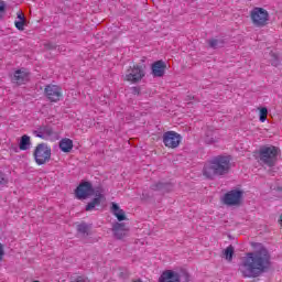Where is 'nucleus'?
<instances>
[{
	"instance_id": "12",
	"label": "nucleus",
	"mask_w": 282,
	"mask_h": 282,
	"mask_svg": "<svg viewBox=\"0 0 282 282\" xmlns=\"http://www.w3.org/2000/svg\"><path fill=\"white\" fill-rule=\"evenodd\" d=\"M11 80L15 85H25V83L30 82V73L25 68L18 69L13 73Z\"/></svg>"
},
{
	"instance_id": "26",
	"label": "nucleus",
	"mask_w": 282,
	"mask_h": 282,
	"mask_svg": "<svg viewBox=\"0 0 282 282\" xmlns=\"http://www.w3.org/2000/svg\"><path fill=\"white\" fill-rule=\"evenodd\" d=\"M268 120V108L260 109V122H265Z\"/></svg>"
},
{
	"instance_id": "14",
	"label": "nucleus",
	"mask_w": 282,
	"mask_h": 282,
	"mask_svg": "<svg viewBox=\"0 0 282 282\" xmlns=\"http://www.w3.org/2000/svg\"><path fill=\"white\" fill-rule=\"evenodd\" d=\"M33 133L36 135V138L47 140V138H52V135H54V130L50 126H41L34 130Z\"/></svg>"
},
{
	"instance_id": "3",
	"label": "nucleus",
	"mask_w": 282,
	"mask_h": 282,
	"mask_svg": "<svg viewBox=\"0 0 282 282\" xmlns=\"http://www.w3.org/2000/svg\"><path fill=\"white\" fill-rule=\"evenodd\" d=\"M279 153H281V149L274 145H261L258 155L262 164L272 169L279 162Z\"/></svg>"
},
{
	"instance_id": "25",
	"label": "nucleus",
	"mask_w": 282,
	"mask_h": 282,
	"mask_svg": "<svg viewBox=\"0 0 282 282\" xmlns=\"http://www.w3.org/2000/svg\"><path fill=\"white\" fill-rule=\"evenodd\" d=\"M271 65L273 67H279V65H281V61L279 59V56L274 53H271Z\"/></svg>"
},
{
	"instance_id": "29",
	"label": "nucleus",
	"mask_w": 282,
	"mask_h": 282,
	"mask_svg": "<svg viewBox=\"0 0 282 282\" xmlns=\"http://www.w3.org/2000/svg\"><path fill=\"white\" fill-rule=\"evenodd\" d=\"M72 282H90V281L87 276L79 275L75 280H73Z\"/></svg>"
},
{
	"instance_id": "15",
	"label": "nucleus",
	"mask_w": 282,
	"mask_h": 282,
	"mask_svg": "<svg viewBox=\"0 0 282 282\" xmlns=\"http://www.w3.org/2000/svg\"><path fill=\"white\" fill-rule=\"evenodd\" d=\"M112 232L117 239H123L127 237V232H129V228L124 223H116L112 226Z\"/></svg>"
},
{
	"instance_id": "16",
	"label": "nucleus",
	"mask_w": 282,
	"mask_h": 282,
	"mask_svg": "<svg viewBox=\"0 0 282 282\" xmlns=\"http://www.w3.org/2000/svg\"><path fill=\"white\" fill-rule=\"evenodd\" d=\"M173 188V185H171L170 183H154L151 185V191H159V193H169L171 192Z\"/></svg>"
},
{
	"instance_id": "23",
	"label": "nucleus",
	"mask_w": 282,
	"mask_h": 282,
	"mask_svg": "<svg viewBox=\"0 0 282 282\" xmlns=\"http://www.w3.org/2000/svg\"><path fill=\"white\" fill-rule=\"evenodd\" d=\"M224 257L227 261H232V257H235V247L232 245L228 246L224 250Z\"/></svg>"
},
{
	"instance_id": "1",
	"label": "nucleus",
	"mask_w": 282,
	"mask_h": 282,
	"mask_svg": "<svg viewBox=\"0 0 282 282\" xmlns=\"http://www.w3.org/2000/svg\"><path fill=\"white\" fill-rule=\"evenodd\" d=\"M270 268V252L261 247L254 252H249L239 264V272L245 279H257Z\"/></svg>"
},
{
	"instance_id": "30",
	"label": "nucleus",
	"mask_w": 282,
	"mask_h": 282,
	"mask_svg": "<svg viewBox=\"0 0 282 282\" xmlns=\"http://www.w3.org/2000/svg\"><path fill=\"white\" fill-rule=\"evenodd\" d=\"M45 50H56V47H58L56 44L54 43H46L44 44Z\"/></svg>"
},
{
	"instance_id": "22",
	"label": "nucleus",
	"mask_w": 282,
	"mask_h": 282,
	"mask_svg": "<svg viewBox=\"0 0 282 282\" xmlns=\"http://www.w3.org/2000/svg\"><path fill=\"white\" fill-rule=\"evenodd\" d=\"M208 45L212 50H219V47H224V45H226V42L224 40L212 39L208 40Z\"/></svg>"
},
{
	"instance_id": "32",
	"label": "nucleus",
	"mask_w": 282,
	"mask_h": 282,
	"mask_svg": "<svg viewBox=\"0 0 282 282\" xmlns=\"http://www.w3.org/2000/svg\"><path fill=\"white\" fill-rule=\"evenodd\" d=\"M131 93H132L134 96H140V87H132V88H131Z\"/></svg>"
},
{
	"instance_id": "28",
	"label": "nucleus",
	"mask_w": 282,
	"mask_h": 282,
	"mask_svg": "<svg viewBox=\"0 0 282 282\" xmlns=\"http://www.w3.org/2000/svg\"><path fill=\"white\" fill-rule=\"evenodd\" d=\"M3 14H6V2L0 0V21L3 19Z\"/></svg>"
},
{
	"instance_id": "35",
	"label": "nucleus",
	"mask_w": 282,
	"mask_h": 282,
	"mask_svg": "<svg viewBox=\"0 0 282 282\" xmlns=\"http://www.w3.org/2000/svg\"><path fill=\"white\" fill-rule=\"evenodd\" d=\"M187 98H188L189 100H192V98H195V97L188 96Z\"/></svg>"
},
{
	"instance_id": "33",
	"label": "nucleus",
	"mask_w": 282,
	"mask_h": 282,
	"mask_svg": "<svg viewBox=\"0 0 282 282\" xmlns=\"http://www.w3.org/2000/svg\"><path fill=\"white\" fill-rule=\"evenodd\" d=\"M3 254H6V251L3 250V245L0 242V261H3Z\"/></svg>"
},
{
	"instance_id": "18",
	"label": "nucleus",
	"mask_w": 282,
	"mask_h": 282,
	"mask_svg": "<svg viewBox=\"0 0 282 282\" xmlns=\"http://www.w3.org/2000/svg\"><path fill=\"white\" fill-rule=\"evenodd\" d=\"M111 210L115 217H117L118 221H124V219H127V215L124 214V210H122L120 206H118V204L112 203Z\"/></svg>"
},
{
	"instance_id": "11",
	"label": "nucleus",
	"mask_w": 282,
	"mask_h": 282,
	"mask_svg": "<svg viewBox=\"0 0 282 282\" xmlns=\"http://www.w3.org/2000/svg\"><path fill=\"white\" fill-rule=\"evenodd\" d=\"M44 94L51 102H58V100H61V97L63 96V94L61 93V87L56 85H47L44 89Z\"/></svg>"
},
{
	"instance_id": "34",
	"label": "nucleus",
	"mask_w": 282,
	"mask_h": 282,
	"mask_svg": "<svg viewBox=\"0 0 282 282\" xmlns=\"http://www.w3.org/2000/svg\"><path fill=\"white\" fill-rule=\"evenodd\" d=\"M18 19L19 21H25V15L23 14V12L21 11L18 12Z\"/></svg>"
},
{
	"instance_id": "20",
	"label": "nucleus",
	"mask_w": 282,
	"mask_h": 282,
	"mask_svg": "<svg viewBox=\"0 0 282 282\" xmlns=\"http://www.w3.org/2000/svg\"><path fill=\"white\" fill-rule=\"evenodd\" d=\"M32 147V141L30 140V135L24 134L20 139L19 149L20 151H28Z\"/></svg>"
},
{
	"instance_id": "5",
	"label": "nucleus",
	"mask_w": 282,
	"mask_h": 282,
	"mask_svg": "<svg viewBox=\"0 0 282 282\" xmlns=\"http://www.w3.org/2000/svg\"><path fill=\"white\" fill-rule=\"evenodd\" d=\"M189 281H191V275L186 271H182L181 273H177L173 270H166L159 278V282H189Z\"/></svg>"
},
{
	"instance_id": "6",
	"label": "nucleus",
	"mask_w": 282,
	"mask_h": 282,
	"mask_svg": "<svg viewBox=\"0 0 282 282\" xmlns=\"http://www.w3.org/2000/svg\"><path fill=\"white\" fill-rule=\"evenodd\" d=\"M251 21L256 28H265L268 25V21L270 19V13H268V10L263 8L256 7L251 13Z\"/></svg>"
},
{
	"instance_id": "27",
	"label": "nucleus",
	"mask_w": 282,
	"mask_h": 282,
	"mask_svg": "<svg viewBox=\"0 0 282 282\" xmlns=\"http://www.w3.org/2000/svg\"><path fill=\"white\" fill-rule=\"evenodd\" d=\"M25 21H21V20H19V21H15V28H17V30H20L21 32H23V30H25Z\"/></svg>"
},
{
	"instance_id": "21",
	"label": "nucleus",
	"mask_w": 282,
	"mask_h": 282,
	"mask_svg": "<svg viewBox=\"0 0 282 282\" xmlns=\"http://www.w3.org/2000/svg\"><path fill=\"white\" fill-rule=\"evenodd\" d=\"M102 194H96V197L86 205L85 210L91 212L96 206H100V203L102 202Z\"/></svg>"
},
{
	"instance_id": "24",
	"label": "nucleus",
	"mask_w": 282,
	"mask_h": 282,
	"mask_svg": "<svg viewBox=\"0 0 282 282\" xmlns=\"http://www.w3.org/2000/svg\"><path fill=\"white\" fill-rule=\"evenodd\" d=\"M77 232L83 235L84 237H89V225L86 223H82L77 226Z\"/></svg>"
},
{
	"instance_id": "19",
	"label": "nucleus",
	"mask_w": 282,
	"mask_h": 282,
	"mask_svg": "<svg viewBox=\"0 0 282 282\" xmlns=\"http://www.w3.org/2000/svg\"><path fill=\"white\" fill-rule=\"evenodd\" d=\"M205 142L206 144H215L217 142V132L213 128H207L205 132Z\"/></svg>"
},
{
	"instance_id": "13",
	"label": "nucleus",
	"mask_w": 282,
	"mask_h": 282,
	"mask_svg": "<svg viewBox=\"0 0 282 282\" xmlns=\"http://www.w3.org/2000/svg\"><path fill=\"white\" fill-rule=\"evenodd\" d=\"M151 69L154 78H162L166 72V63L164 61H156L152 64Z\"/></svg>"
},
{
	"instance_id": "4",
	"label": "nucleus",
	"mask_w": 282,
	"mask_h": 282,
	"mask_svg": "<svg viewBox=\"0 0 282 282\" xmlns=\"http://www.w3.org/2000/svg\"><path fill=\"white\" fill-rule=\"evenodd\" d=\"M33 158L39 166L47 164L52 160V148L47 143H39L33 151Z\"/></svg>"
},
{
	"instance_id": "10",
	"label": "nucleus",
	"mask_w": 282,
	"mask_h": 282,
	"mask_svg": "<svg viewBox=\"0 0 282 282\" xmlns=\"http://www.w3.org/2000/svg\"><path fill=\"white\" fill-rule=\"evenodd\" d=\"M75 195L77 199H87V197L94 195V185L87 181L80 183L75 189Z\"/></svg>"
},
{
	"instance_id": "8",
	"label": "nucleus",
	"mask_w": 282,
	"mask_h": 282,
	"mask_svg": "<svg viewBox=\"0 0 282 282\" xmlns=\"http://www.w3.org/2000/svg\"><path fill=\"white\" fill-rule=\"evenodd\" d=\"M147 69V66H140V65H134L133 67H130L127 70L126 74V80L129 83H140L147 76V73L144 72Z\"/></svg>"
},
{
	"instance_id": "9",
	"label": "nucleus",
	"mask_w": 282,
	"mask_h": 282,
	"mask_svg": "<svg viewBox=\"0 0 282 282\" xmlns=\"http://www.w3.org/2000/svg\"><path fill=\"white\" fill-rule=\"evenodd\" d=\"M182 142V135L175 131H167L163 133V144L167 147V149H177L180 143Z\"/></svg>"
},
{
	"instance_id": "17",
	"label": "nucleus",
	"mask_w": 282,
	"mask_h": 282,
	"mask_svg": "<svg viewBox=\"0 0 282 282\" xmlns=\"http://www.w3.org/2000/svg\"><path fill=\"white\" fill-rule=\"evenodd\" d=\"M59 149L63 151V153H70L72 149H74V141L72 139H62L59 141Z\"/></svg>"
},
{
	"instance_id": "36",
	"label": "nucleus",
	"mask_w": 282,
	"mask_h": 282,
	"mask_svg": "<svg viewBox=\"0 0 282 282\" xmlns=\"http://www.w3.org/2000/svg\"><path fill=\"white\" fill-rule=\"evenodd\" d=\"M33 282H40L39 280H35V281H33Z\"/></svg>"
},
{
	"instance_id": "2",
	"label": "nucleus",
	"mask_w": 282,
	"mask_h": 282,
	"mask_svg": "<svg viewBox=\"0 0 282 282\" xmlns=\"http://www.w3.org/2000/svg\"><path fill=\"white\" fill-rule=\"evenodd\" d=\"M232 158L230 155H217L207 161L203 167V175L207 180H215V177H224L230 173L232 169Z\"/></svg>"
},
{
	"instance_id": "31",
	"label": "nucleus",
	"mask_w": 282,
	"mask_h": 282,
	"mask_svg": "<svg viewBox=\"0 0 282 282\" xmlns=\"http://www.w3.org/2000/svg\"><path fill=\"white\" fill-rule=\"evenodd\" d=\"M8 182V178H6V174L3 172H0V184H6Z\"/></svg>"
},
{
	"instance_id": "7",
	"label": "nucleus",
	"mask_w": 282,
	"mask_h": 282,
	"mask_svg": "<svg viewBox=\"0 0 282 282\" xmlns=\"http://www.w3.org/2000/svg\"><path fill=\"white\" fill-rule=\"evenodd\" d=\"M223 202L225 206H239L243 202V191L241 189H231L227 192Z\"/></svg>"
}]
</instances>
